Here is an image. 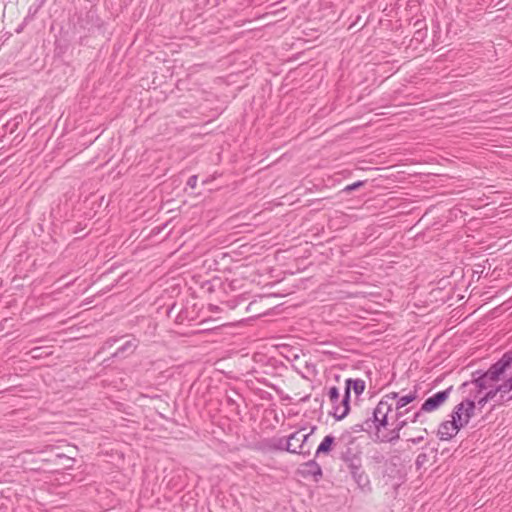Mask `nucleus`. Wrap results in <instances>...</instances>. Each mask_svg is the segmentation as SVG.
I'll list each match as a JSON object with an SVG mask.
<instances>
[{
    "instance_id": "c85d7f7f",
    "label": "nucleus",
    "mask_w": 512,
    "mask_h": 512,
    "mask_svg": "<svg viewBox=\"0 0 512 512\" xmlns=\"http://www.w3.org/2000/svg\"><path fill=\"white\" fill-rule=\"evenodd\" d=\"M117 342V339L116 338H110L108 340L105 341L104 343V347L105 348H110L112 347L115 343Z\"/></svg>"
},
{
    "instance_id": "20e7f679",
    "label": "nucleus",
    "mask_w": 512,
    "mask_h": 512,
    "mask_svg": "<svg viewBox=\"0 0 512 512\" xmlns=\"http://www.w3.org/2000/svg\"><path fill=\"white\" fill-rule=\"evenodd\" d=\"M495 381H492L490 378L486 377L485 372H482L481 370H477L472 373V380L468 382H464L462 384V388L474 387V396L473 398L476 399L480 393H482L483 390H487L489 388L493 387V384Z\"/></svg>"
},
{
    "instance_id": "f8f14e48",
    "label": "nucleus",
    "mask_w": 512,
    "mask_h": 512,
    "mask_svg": "<svg viewBox=\"0 0 512 512\" xmlns=\"http://www.w3.org/2000/svg\"><path fill=\"white\" fill-rule=\"evenodd\" d=\"M350 411V393L349 391H344V395L342 399L340 400V403L338 406L334 407V411H331L330 414L333 415V417L336 420H342L344 419Z\"/></svg>"
},
{
    "instance_id": "9b49d317",
    "label": "nucleus",
    "mask_w": 512,
    "mask_h": 512,
    "mask_svg": "<svg viewBox=\"0 0 512 512\" xmlns=\"http://www.w3.org/2000/svg\"><path fill=\"white\" fill-rule=\"evenodd\" d=\"M407 412H408V409L405 410L404 412L396 413V420H397L396 426L394 427L393 430H391L389 435L385 436L382 439V441L394 443L400 439V431L408 424V419L402 420L401 418L403 417L404 413H407Z\"/></svg>"
},
{
    "instance_id": "1a4fd4ad",
    "label": "nucleus",
    "mask_w": 512,
    "mask_h": 512,
    "mask_svg": "<svg viewBox=\"0 0 512 512\" xmlns=\"http://www.w3.org/2000/svg\"><path fill=\"white\" fill-rule=\"evenodd\" d=\"M392 410V404L387 400H381L374 408L375 419L378 426L385 427L387 425V417Z\"/></svg>"
},
{
    "instance_id": "a211bd4d",
    "label": "nucleus",
    "mask_w": 512,
    "mask_h": 512,
    "mask_svg": "<svg viewBox=\"0 0 512 512\" xmlns=\"http://www.w3.org/2000/svg\"><path fill=\"white\" fill-rule=\"evenodd\" d=\"M414 26L417 27V30L414 33L413 41L420 44L427 37V26L422 20H417Z\"/></svg>"
},
{
    "instance_id": "4be33fe9",
    "label": "nucleus",
    "mask_w": 512,
    "mask_h": 512,
    "mask_svg": "<svg viewBox=\"0 0 512 512\" xmlns=\"http://www.w3.org/2000/svg\"><path fill=\"white\" fill-rule=\"evenodd\" d=\"M428 461V456L426 453H420L416 460H415V465L416 467L419 469L421 468L426 462Z\"/></svg>"
},
{
    "instance_id": "cd10ccee",
    "label": "nucleus",
    "mask_w": 512,
    "mask_h": 512,
    "mask_svg": "<svg viewBox=\"0 0 512 512\" xmlns=\"http://www.w3.org/2000/svg\"><path fill=\"white\" fill-rule=\"evenodd\" d=\"M477 400L478 405L482 408L485 406V404L489 401L487 397L484 395L483 397H477L475 401Z\"/></svg>"
},
{
    "instance_id": "423d86ee",
    "label": "nucleus",
    "mask_w": 512,
    "mask_h": 512,
    "mask_svg": "<svg viewBox=\"0 0 512 512\" xmlns=\"http://www.w3.org/2000/svg\"><path fill=\"white\" fill-rule=\"evenodd\" d=\"M512 359L509 355L504 353V355L491 367L485 371L486 377L490 378L492 381H499L500 377L506 372L508 368L512 365L510 361Z\"/></svg>"
},
{
    "instance_id": "aec40b11",
    "label": "nucleus",
    "mask_w": 512,
    "mask_h": 512,
    "mask_svg": "<svg viewBox=\"0 0 512 512\" xmlns=\"http://www.w3.org/2000/svg\"><path fill=\"white\" fill-rule=\"evenodd\" d=\"M327 396L332 404V411H334V407L338 406L340 403L339 389L336 386L330 387L327 391Z\"/></svg>"
},
{
    "instance_id": "6e6552de",
    "label": "nucleus",
    "mask_w": 512,
    "mask_h": 512,
    "mask_svg": "<svg viewBox=\"0 0 512 512\" xmlns=\"http://www.w3.org/2000/svg\"><path fill=\"white\" fill-rule=\"evenodd\" d=\"M457 421L454 419L450 421H445L441 423L438 429V435L441 440H450L452 439L462 428Z\"/></svg>"
},
{
    "instance_id": "f3484780",
    "label": "nucleus",
    "mask_w": 512,
    "mask_h": 512,
    "mask_svg": "<svg viewBox=\"0 0 512 512\" xmlns=\"http://www.w3.org/2000/svg\"><path fill=\"white\" fill-rule=\"evenodd\" d=\"M336 441L337 439L332 435L325 436L316 450V455L328 454L332 450V446H335Z\"/></svg>"
},
{
    "instance_id": "2eb2a0df",
    "label": "nucleus",
    "mask_w": 512,
    "mask_h": 512,
    "mask_svg": "<svg viewBox=\"0 0 512 512\" xmlns=\"http://www.w3.org/2000/svg\"><path fill=\"white\" fill-rule=\"evenodd\" d=\"M267 448L276 451H288V436L273 437L267 441Z\"/></svg>"
},
{
    "instance_id": "f03ea898",
    "label": "nucleus",
    "mask_w": 512,
    "mask_h": 512,
    "mask_svg": "<svg viewBox=\"0 0 512 512\" xmlns=\"http://www.w3.org/2000/svg\"><path fill=\"white\" fill-rule=\"evenodd\" d=\"M312 428L309 432L307 429H297L294 432H290V453L309 455L311 450V443L309 437L313 432Z\"/></svg>"
},
{
    "instance_id": "2f4dec72",
    "label": "nucleus",
    "mask_w": 512,
    "mask_h": 512,
    "mask_svg": "<svg viewBox=\"0 0 512 512\" xmlns=\"http://www.w3.org/2000/svg\"><path fill=\"white\" fill-rule=\"evenodd\" d=\"M227 403H228L229 405H234V404H235V401H234L232 398L227 397Z\"/></svg>"
},
{
    "instance_id": "a878e982",
    "label": "nucleus",
    "mask_w": 512,
    "mask_h": 512,
    "mask_svg": "<svg viewBox=\"0 0 512 512\" xmlns=\"http://www.w3.org/2000/svg\"><path fill=\"white\" fill-rule=\"evenodd\" d=\"M197 181H198L197 175H192L189 177V179L187 181V185L191 188H195L197 185Z\"/></svg>"
},
{
    "instance_id": "473e14b6",
    "label": "nucleus",
    "mask_w": 512,
    "mask_h": 512,
    "mask_svg": "<svg viewBox=\"0 0 512 512\" xmlns=\"http://www.w3.org/2000/svg\"><path fill=\"white\" fill-rule=\"evenodd\" d=\"M308 397H309L308 395H307V396H304V397H302V398H299V399H298V401H305L306 399H308Z\"/></svg>"
},
{
    "instance_id": "f257e3e1",
    "label": "nucleus",
    "mask_w": 512,
    "mask_h": 512,
    "mask_svg": "<svg viewBox=\"0 0 512 512\" xmlns=\"http://www.w3.org/2000/svg\"><path fill=\"white\" fill-rule=\"evenodd\" d=\"M335 448L337 449L339 458L347 464H358L361 462V451L356 444V439L351 433H343L336 441Z\"/></svg>"
},
{
    "instance_id": "393cba45",
    "label": "nucleus",
    "mask_w": 512,
    "mask_h": 512,
    "mask_svg": "<svg viewBox=\"0 0 512 512\" xmlns=\"http://www.w3.org/2000/svg\"><path fill=\"white\" fill-rule=\"evenodd\" d=\"M363 185H364V181H357L355 183H352V184L346 186L344 191H346V192L354 191Z\"/></svg>"
},
{
    "instance_id": "0eeeda50",
    "label": "nucleus",
    "mask_w": 512,
    "mask_h": 512,
    "mask_svg": "<svg viewBox=\"0 0 512 512\" xmlns=\"http://www.w3.org/2000/svg\"><path fill=\"white\" fill-rule=\"evenodd\" d=\"M451 391L452 386L427 398L421 406V411L432 412L437 410L448 399Z\"/></svg>"
},
{
    "instance_id": "7c9ffc66",
    "label": "nucleus",
    "mask_w": 512,
    "mask_h": 512,
    "mask_svg": "<svg viewBox=\"0 0 512 512\" xmlns=\"http://www.w3.org/2000/svg\"><path fill=\"white\" fill-rule=\"evenodd\" d=\"M57 457L59 458H62V459H65L66 461H69V462H74V459L72 458H69V457H66L65 455L63 454H58Z\"/></svg>"
},
{
    "instance_id": "b1692460",
    "label": "nucleus",
    "mask_w": 512,
    "mask_h": 512,
    "mask_svg": "<svg viewBox=\"0 0 512 512\" xmlns=\"http://www.w3.org/2000/svg\"><path fill=\"white\" fill-rule=\"evenodd\" d=\"M498 394H499V392H498L497 386L496 387L493 386L492 388H489V390L486 392L485 396L490 401V400H493Z\"/></svg>"
},
{
    "instance_id": "7ed1b4c3",
    "label": "nucleus",
    "mask_w": 512,
    "mask_h": 512,
    "mask_svg": "<svg viewBox=\"0 0 512 512\" xmlns=\"http://www.w3.org/2000/svg\"><path fill=\"white\" fill-rule=\"evenodd\" d=\"M474 410L475 399L467 398L454 407L451 417L457 421L460 426H465L474 415Z\"/></svg>"
},
{
    "instance_id": "6ab92c4d",
    "label": "nucleus",
    "mask_w": 512,
    "mask_h": 512,
    "mask_svg": "<svg viewBox=\"0 0 512 512\" xmlns=\"http://www.w3.org/2000/svg\"><path fill=\"white\" fill-rule=\"evenodd\" d=\"M417 398V390L410 392L405 396H399L396 401V410L397 412H401L400 409L413 402Z\"/></svg>"
},
{
    "instance_id": "c756f323",
    "label": "nucleus",
    "mask_w": 512,
    "mask_h": 512,
    "mask_svg": "<svg viewBox=\"0 0 512 512\" xmlns=\"http://www.w3.org/2000/svg\"><path fill=\"white\" fill-rule=\"evenodd\" d=\"M423 439H424L423 436H419V437H416V438H411L408 441L412 442L413 444H418V443L422 442Z\"/></svg>"
},
{
    "instance_id": "39448f33",
    "label": "nucleus",
    "mask_w": 512,
    "mask_h": 512,
    "mask_svg": "<svg viewBox=\"0 0 512 512\" xmlns=\"http://www.w3.org/2000/svg\"><path fill=\"white\" fill-rule=\"evenodd\" d=\"M296 473L303 479L314 482H318L322 478V469L314 460L301 464Z\"/></svg>"
},
{
    "instance_id": "412c9836",
    "label": "nucleus",
    "mask_w": 512,
    "mask_h": 512,
    "mask_svg": "<svg viewBox=\"0 0 512 512\" xmlns=\"http://www.w3.org/2000/svg\"><path fill=\"white\" fill-rule=\"evenodd\" d=\"M510 385H511V377L504 383L497 386L498 392L500 394V399L498 400L499 402L504 401L505 394L512 391V387H510Z\"/></svg>"
},
{
    "instance_id": "5701e85b",
    "label": "nucleus",
    "mask_w": 512,
    "mask_h": 512,
    "mask_svg": "<svg viewBox=\"0 0 512 512\" xmlns=\"http://www.w3.org/2000/svg\"><path fill=\"white\" fill-rule=\"evenodd\" d=\"M424 411H421V409L417 412H415L413 414V416L409 419H408V422H412V423H416V422H420V423H423L424 421L422 420V414H423Z\"/></svg>"
},
{
    "instance_id": "bb28decb",
    "label": "nucleus",
    "mask_w": 512,
    "mask_h": 512,
    "mask_svg": "<svg viewBox=\"0 0 512 512\" xmlns=\"http://www.w3.org/2000/svg\"><path fill=\"white\" fill-rule=\"evenodd\" d=\"M398 398H399V394L396 393V392H392V393H389V394L385 395L382 400H387L389 402L390 400H396L397 401Z\"/></svg>"
},
{
    "instance_id": "dca6fc26",
    "label": "nucleus",
    "mask_w": 512,
    "mask_h": 512,
    "mask_svg": "<svg viewBox=\"0 0 512 512\" xmlns=\"http://www.w3.org/2000/svg\"><path fill=\"white\" fill-rule=\"evenodd\" d=\"M353 389L354 393L358 396L361 395L365 390V381L362 379L349 378L345 381V390L351 392Z\"/></svg>"
},
{
    "instance_id": "4468645a",
    "label": "nucleus",
    "mask_w": 512,
    "mask_h": 512,
    "mask_svg": "<svg viewBox=\"0 0 512 512\" xmlns=\"http://www.w3.org/2000/svg\"><path fill=\"white\" fill-rule=\"evenodd\" d=\"M381 427L382 426L377 425L374 410H373L371 417H368L362 424H356L354 426L353 430H354V432H360V431L369 432L372 429L380 431Z\"/></svg>"
},
{
    "instance_id": "72a5a7b5",
    "label": "nucleus",
    "mask_w": 512,
    "mask_h": 512,
    "mask_svg": "<svg viewBox=\"0 0 512 512\" xmlns=\"http://www.w3.org/2000/svg\"><path fill=\"white\" fill-rule=\"evenodd\" d=\"M510 387H512V376H511V385H510ZM508 399H512V396L509 397Z\"/></svg>"
},
{
    "instance_id": "ddd939ff",
    "label": "nucleus",
    "mask_w": 512,
    "mask_h": 512,
    "mask_svg": "<svg viewBox=\"0 0 512 512\" xmlns=\"http://www.w3.org/2000/svg\"><path fill=\"white\" fill-rule=\"evenodd\" d=\"M139 341L136 338H131L127 340L123 345L117 348V350L112 354L115 358H126L129 355L133 354L138 347Z\"/></svg>"
},
{
    "instance_id": "9d476101",
    "label": "nucleus",
    "mask_w": 512,
    "mask_h": 512,
    "mask_svg": "<svg viewBox=\"0 0 512 512\" xmlns=\"http://www.w3.org/2000/svg\"><path fill=\"white\" fill-rule=\"evenodd\" d=\"M348 468L354 481L361 489L369 486L370 480L368 475L362 470L361 462H358V464L349 465Z\"/></svg>"
}]
</instances>
